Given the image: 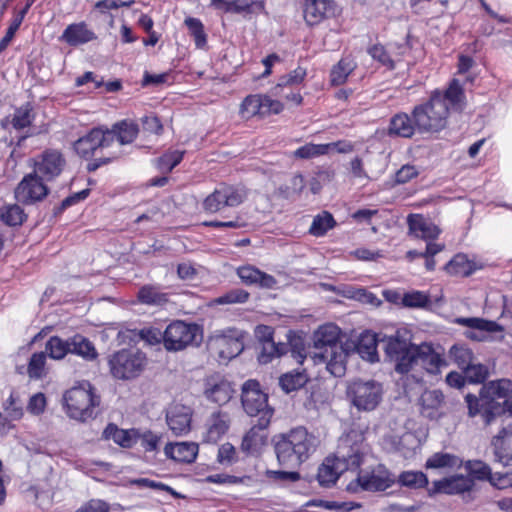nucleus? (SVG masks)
<instances>
[{"instance_id":"f257e3e1","label":"nucleus","mask_w":512,"mask_h":512,"mask_svg":"<svg viewBox=\"0 0 512 512\" xmlns=\"http://www.w3.org/2000/svg\"><path fill=\"white\" fill-rule=\"evenodd\" d=\"M465 93L457 79L441 92L435 90L429 99L416 105L412 117L416 119L419 133H437L446 128L450 111H462L465 108Z\"/></svg>"},{"instance_id":"f03ea898","label":"nucleus","mask_w":512,"mask_h":512,"mask_svg":"<svg viewBox=\"0 0 512 512\" xmlns=\"http://www.w3.org/2000/svg\"><path fill=\"white\" fill-rule=\"evenodd\" d=\"M511 392L512 381L509 379L503 378L484 383L478 396L467 393L464 397L468 417L480 416L484 426L491 425L503 414V408L498 399H505Z\"/></svg>"},{"instance_id":"7ed1b4c3","label":"nucleus","mask_w":512,"mask_h":512,"mask_svg":"<svg viewBox=\"0 0 512 512\" xmlns=\"http://www.w3.org/2000/svg\"><path fill=\"white\" fill-rule=\"evenodd\" d=\"M272 445L278 463L296 468L305 462L316 448V438L305 427H296L287 433L273 436Z\"/></svg>"},{"instance_id":"20e7f679","label":"nucleus","mask_w":512,"mask_h":512,"mask_svg":"<svg viewBox=\"0 0 512 512\" xmlns=\"http://www.w3.org/2000/svg\"><path fill=\"white\" fill-rule=\"evenodd\" d=\"M340 329L334 324L320 326L314 333V358L326 364L327 370L335 377H341L346 371V341H339Z\"/></svg>"},{"instance_id":"39448f33","label":"nucleus","mask_w":512,"mask_h":512,"mask_svg":"<svg viewBox=\"0 0 512 512\" xmlns=\"http://www.w3.org/2000/svg\"><path fill=\"white\" fill-rule=\"evenodd\" d=\"M64 403L69 417L85 422L96 415L100 397L95 394L92 385L85 381L66 391Z\"/></svg>"},{"instance_id":"423d86ee","label":"nucleus","mask_w":512,"mask_h":512,"mask_svg":"<svg viewBox=\"0 0 512 512\" xmlns=\"http://www.w3.org/2000/svg\"><path fill=\"white\" fill-rule=\"evenodd\" d=\"M382 346L386 360L394 365L399 374H406L415 369L417 357V345L397 331L395 335L382 338Z\"/></svg>"},{"instance_id":"0eeeda50","label":"nucleus","mask_w":512,"mask_h":512,"mask_svg":"<svg viewBox=\"0 0 512 512\" xmlns=\"http://www.w3.org/2000/svg\"><path fill=\"white\" fill-rule=\"evenodd\" d=\"M241 403L248 416L259 420L260 427H269L274 409L268 403V395L261 390L257 380L249 379L242 385Z\"/></svg>"},{"instance_id":"6e6552de","label":"nucleus","mask_w":512,"mask_h":512,"mask_svg":"<svg viewBox=\"0 0 512 512\" xmlns=\"http://www.w3.org/2000/svg\"><path fill=\"white\" fill-rule=\"evenodd\" d=\"M148 364L147 356L137 348H123L110 355L108 365L111 375L118 380L139 377Z\"/></svg>"},{"instance_id":"1a4fd4ad","label":"nucleus","mask_w":512,"mask_h":512,"mask_svg":"<svg viewBox=\"0 0 512 512\" xmlns=\"http://www.w3.org/2000/svg\"><path fill=\"white\" fill-rule=\"evenodd\" d=\"M202 340L203 329L196 323L175 320L164 330V348L169 352L197 347L202 343Z\"/></svg>"},{"instance_id":"9d476101","label":"nucleus","mask_w":512,"mask_h":512,"mask_svg":"<svg viewBox=\"0 0 512 512\" xmlns=\"http://www.w3.org/2000/svg\"><path fill=\"white\" fill-rule=\"evenodd\" d=\"M347 397L359 411H373L382 401V384L375 380H355L347 387Z\"/></svg>"},{"instance_id":"9b49d317","label":"nucleus","mask_w":512,"mask_h":512,"mask_svg":"<svg viewBox=\"0 0 512 512\" xmlns=\"http://www.w3.org/2000/svg\"><path fill=\"white\" fill-rule=\"evenodd\" d=\"M247 198L244 187L221 184L203 201V209L209 213H217L224 208L237 207Z\"/></svg>"},{"instance_id":"f8f14e48","label":"nucleus","mask_w":512,"mask_h":512,"mask_svg":"<svg viewBox=\"0 0 512 512\" xmlns=\"http://www.w3.org/2000/svg\"><path fill=\"white\" fill-rule=\"evenodd\" d=\"M243 336L236 329H227L216 332L209 337V348L218 354L222 360H231L237 357L244 349Z\"/></svg>"},{"instance_id":"ddd939ff","label":"nucleus","mask_w":512,"mask_h":512,"mask_svg":"<svg viewBox=\"0 0 512 512\" xmlns=\"http://www.w3.org/2000/svg\"><path fill=\"white\" fill-rule=\"evenodd\" d=\"M362 443L363 436L355 431L341 437L335 455L336 461L347 470L359 468L363 457Z\"/></svg>"},{"instance_id":"4468645a","label":"nucleus","mask_w":512,"mask_h":512,"mask_svg":"<svg viewBox=\"0 0 512 512\" xmlns=\"http://www.w3.org/2000/svg\"><path fill=\"white\" fill-rule=\"evenodd\" d=\"M284 109L281 101L271 98L269 95H249L240 107V113L244 118L253 116H267L270 114H279Z\"/></svg>"},{"instance_id":"2eb2a0df","label":"nucleus","mask_w":512,"mask_h":512,"mask_svg":"<svg viewBox=\"0 0 512 512\" xmlns=\"http://www.w3.org/2000/svg\"><path fill=\"white\" fill-rule=\"evenodd\" d=\"M474 489V483L470 478H467L463 474H455L450 477L433 482L432 487L428 490L430 496L438 493L447 495H462L467 501H471L474 498L471 492Z\"/></svg>"},{"instance_id":"dca6fc26","label":"nucleus","mask_w":512,"mask_h":512,"mask_svg":"<svg viewBox=\"0 0 512 512\" xmlns=\"http://www.w3.org/2000/svg\"><path fill=\"white\" fill-rule=\"evenodd\" d=\"M114 144V134L104 132L101 128H93L85 136L74 143L75 152L82 158L92 157L99 148L110 147Z\"/></svg>"},{"instance_id":"f3484780","label":"nucleus","mask_w":512,"mask_h":512,"mask_svg":"<svg viewBox=\"0 0 512 512\" xmlns=\"http://www.w3.org/2000/svg\"><path fill=\"white\" fill-rule=\"evenodd\" d=\"M65 164L62 153L55 149H47L33 159L34 172L47 181L58 177Z\"/></svg>"},{"instance_id":"a211bd4d","label":"nucleus","mask_w":512,"mask_h":512,"mask_svg":"<svg viewBox=\"0 0 512 512\" xmlns=\"http://www.w3.org/2000/svg\"><path fill=\"white\" fill-rule=\"evenodd\" d=\"M43 180L45 179L34 171L26 175L15 189L17 200L25 204H31L45 198L48 194V188Z\"/></svg>"},{"instance_id":"6ab92c4d","label":"nucleus","mask_w":512,"mask_h":512,"mask_svg":"<svg viewBox=\"0 0 512 512\" xmlns=\"http://www.w3.org/2000/svg\"><path fill=\"white\" fill-rule=\"evenodd\" d=\"M382 339H379L377 334L370 331H365L360 334L357 341L346 340L347 357L352 352H357L362 359L371 363L379 361L377 347L382 344Z\"/></svg>"},{"instance_id":"aec40b11","label":"nucleus","mask_w":512,"mask_h":512,"mask_svg":"<svg viewBox=\"0 0 512 512\" xmlns=\"http://www.w3.org/2000/svg\"><path fill=\"white\" fill-rule=\"evenodd\" d=\"M337 6L333 0H305L303 14L306 23L314 26L336 15Z\"/></svg>"},{"instance_id":"412c9836","label":"nucleus","mask_w":512,"mask_h":512,"mask_svg":"<svg viewBox=\"0 0 512 512\" xmlns=\"http://www.w3.org/2000/svg\"><path fill=\"white\" fill-rule=\"evenodd\" d=\"M191 418V408L182 404L173 405L166 415L167 424L175 435H183L190 431Z\"/></svg>"},{"instance_id":"4be33fe9","label":"nucleus","mask_w":512,"mask_h":512,"mask_svg":"<svg viewBox=\"0 0 512 512\" xmlns=\"http://www.w3.org/2000/svg\"><path fill=\"white\" fill-rule=\"evenodd\" d=\"M407 224L409 233L415 238H420L424 241L435 240L441 232L437 225L420 214H410L407 217Z\"/></svg>"},{"instance_id":"5701e85b","label":"nucleus","mask_w":512,"mask_h":512,"mask_svg":"<svg viewBox=\"0 0 512 512\" xmlns=\"http://www.w3.org/2000/svg\"><path fill=\"white\" fill-rule=\"evenodd\" d=\"M496 461L512 466V425L503 427L492 439Z\"/></svg>"},{"instance_id":"b1692460","label":"nucleus","mask_w":512,"mask_h":512,"mask_svg":"<svg viewBox=\"0 0 512 512\" xmlns=\"http://www.w3.org/2000/svg\"><path fill=\"white\" fill-rule=\"evenodd\" d=\"M394 482V478L386 470L359 474L356 479V485L364 491H384L392 486Z\"/></svg>"},{"instance_id":"393cba45","label":"nucleus","mask_w":512,"mask_h":512,"mask_svg":"<svg viewBox=\"0 0 512 512\" xmlns=\"http://www.w3.org/2000/svg\"><path fill=\"white\" fill-rule=\"evenodd\" d=\"M446 365L441 355L434 351L431 344L417 345V357L415 367L420 366L430 374H436L440 367Z\"/></svg>"},{"instance_id":"a878e982","label":"nucleus","mask_w":512,"mask_h":512,"mask_svg":"<svg viewBox=\"0 0 512 512\" xmlns=\"http://www.w3.org/2000/svg\"><path fill=\"white\" fill-rule=\"evenodd\" d=\"M198 450V444L194 442L168 443L164 448L165 455L168 458L179 463L187 464L195 461Z\"/></svg>"},{"instance_id":"bb28decb","label":"nucleus","mask_w":512,"mask_h":512,"mask_svg":"<svg viewBox=\"0 0 512 512\" xmlns=\"http://www.w3.org/2000/svg\"><path fill=\"white\" fill-rule=\"evenodd\" d=\"M61 39L70 46H79L96 39V34L85 22L72 23L62 33Z\"/></svg>"},{"instance_id":"cd10ccee","label":"nucleus","mask_w":512,"mask_h":512,"mask_svg":"<svg viewBox=\"0 0 512 512\" xmlns=\"http://www.w3.org/2000/svg\"><path fill=\"white\" fill-rule=\"evenodd\" d=\"M234 390L227 380L215 381L208 379L205 383L204 395L210 401L224 405L232 398Z\"/></svg>"},{"instance_id":"c85d7f7f","label":"nucleus","mask_w":512,"mask_h":512,"mask_svg":"<svg viewBox=\"0 0 512 512\" xmlns=\"http://www.w3.org/2000/svg\"><path fill=\"white\" fill-rule=\"evenodd\" d=\"M418 131L416 119L407 113L400 112L395 114L391 119L388 127L390 136H398L403 138H411Z\"/></svg>"},{"instance_id":"c756f323","label":"nucleus","mask_w":512,"mask_h":512,"mask_svg":"<svg viewBox=\"0 0 512 512\" xmlns=\"http://www.w3.org/2000/svg\"><path fill=\"white\" fill-rule=\"evenodd\" d=\"M237 274L242 283L247 286L259 285L262 288H270L275 284L273 276L261 272L253 266H242L238 268Z\"/></svg>"},{"instance_id":"7c9ffc66","label":"nucleus","mask_w":512,"mask_h":512,"mask_svg":"<svg viewBox=\"0 0 512 512\" xmlns=\"http://www.w3.org/2000/svg\"><path fill=\"white\" fill-rule=\"evenodd\" d=\"M444 268L449 275L466 277L481 269L482 266L468 259L467 255L459 253L456 254Z\"/></svg>"},{"instance_id":"2f4dec72","label":"nucleus","mask_w":512,"mask_h":512,"mask_svg":"<svg viewBox=\"0 0 512 512\" xmlns=\"http://www.w3.org/2000/svg\"><path fill=\"white\" fill-rule=\"evenodd\" d=\"M268 427H260L259 420L252 421V427L243 437L241 448L246 452H255L267 441L266 430Z\"/></svg>"},{"instance_id":"473e14b6","label":"nucleus","mask_w":512,"mask_h":512,"mask_svg":"<svg viewBox=\"0 0 512 512\" xmlns=\"http://www.w3.org/2000/svg\"><path fill=\"white\" fill-rule=\"evenodd\" d=\"M346 470L345 467L336 461V458H326L323 464L318 468L317 479L321 486L330 487L339 478L340 474Z\"/></svg>"},{"instance_id":"72a5a7b5","label":"nucleus","mask_w":512,"mask_h":512,"mask_svg":"<svg viewBox=\"0 0 512 512\" xmlns=\"http://www.w3.org/2000/svg\"><path fill=\"white\" fill-rule=\"evenodd\" d=\"M137 429L124 430L120 429L116 424L109 423L103 431V438L112 439L122 448H131L135 445V437Z\"/></svg>"},{"instance_id":"f704fd0d","label":"nucleus","mask_w":512,"mask_h":512,"mask_svg":"<svg viewBox=\"0 0 512 512\" xmlns=\"http://www.w3.org/2000/svg\"><path fill=\"white\" fill-rule=\"evenodd\" d=\"M441 299L442 295L431 297L424 291L412 290L411 292L403 294L401 306L408 308H432V306L438 304Z\"/></svg>"},{"instance_id":"c9c22d12","label":"nucleus","mask_w":512,"mask_h":512,"mask_svg":"<svg viewBox=\"0 0 512 512\" xmlns=\"http://www.w3.org/2000/svg\"><path fill=\"white\" fill-rule=\"evenodd\" d=\"M444 400L445 396L441 390H425L419 399L422 414L433 419L436 411L442 407Z\"/></svg>"},{"instance_id":"e433bc0d","label":"nucleus","mask_w":512,"mask_h":512,"mask_svg":"<svg viewBox=\"0 0 512 512\" xmlns=\"http://www.w3.org/2000/svg\"><path fill=\"white\" fill-rule=\"evenodd\" d=\"M104 132H112L114 134V143L126 145L136 139L139 129L136 123L124 120L114 124L111 130H105Z\"/></svg>"},{"instance_id":"4c0bfd02","label":"nucleus","mask_w":512,"mask_h":512,"mask_svg":"<svg viewBox=\"0 0 512 512\" xmlns=\"http://www.w3.org/2000/svg\"><path fill=\"white\" fill-rule=\"evenodd\" d=\"M357 68L356 61L346 56L341 58L330 71V83L333 86H340L344 84L348 76Z\"/></svg>"},{"instance_id":"58836bf2","label":"nucleus","mask_w":512,"mask_h":512,"mask_svg":"<svg viewBox=\"0 0 512 512\" xmlns=\"http://www.w3.org/2000/svg\"><path fill=\"white\" fill-rule=\"evenodd\" d=\"M69 347L70 353L81 356L86 360H93L97 357L93 343L80 334L69 338Z\"/></svg>"},{"instance_id":"ea45409f","label":"nucleus","mask_w":512,"mask_h":512,"mask_svg":"<svg viewBox=\"0 0 512 512\" xmlns=\"http://www.w3.org/2000/svg\"><path fill=\"white\" fill-rule=\"evenodd\" d=\"M467 475L475 484L476 481H487L491 477V467L482 460H467L463 464Z\"/></svg>"},{"instance_id":"a19ab883","label":"nucleus","mask_w":512,"mask_h":512,"mask_svg":"<svg viewBox=\"0 0 512 512\" xmlns=\"http://www.w3.org/2000/svg\"><path fill=\"white\" fill-rule=\"evenodd\" d=\"M259 345L258 361L261 364L270 363L274 358L280 357L288 352V345L286 343H276L274 340L266 341Z\"/></svg>"},{"instance_id":"79ce46f5","label":"nucleus","mask_w":512,"mask_h":512,"mask_svg":"<svg viewBox=\"0 0 512 512\" xmlns=\"http://www.w3.org/2000/svg\"><path fill=\"white\" fill-rule=\"evenodd\" d=\"M309 378L305 371H291L283 374L279 378V385L285 393H291L299 390L307 382Z\"/></svg>"},{"instance_id":"37998d69","label":"nucleus","mask_w":512,"mask_h":512,"mask_svg":"<svg viewBox=\"0 0 512 512\" xmlns=\"http://www.w3.org/2000/svg\"><path fill=\"white\" fill-rule=\"evenodd\" d=\"M229 428L226 414L221 412L213 413L208 421L207 439L216 442L224 435Z\"/></svg>"},{"instance_id":"c03bdc74","label":"nucleus","mask_w":512,"mask_h":512,"mask_svg":"<svg viewBox=\"0 0 512 512\" xmlns=\"http://www.w3.org/2000/svg\"><path fill=\"white\" fill-rule=\"evenodd\" d=\"M503 331V327L499 325L497 322L493 321V326H487L485 327V330H467L465 332V336L466 338L474 341H491L494 339H502Z\"/></svg>"},{"instance_id":"a18cd8bd","label":"nucleus","mask_w":512,"mask_h":512,"mask_svg":"<svg viewBox=\"0 0 512 512\" xmlns=\"http://www.w3.org/2000/svg\"><path fill=\"white\" fill-rule=\"evenodd\" d=\"M462 461L458 456L450 453L437 452L430 456L426 461V468H453L460 467Z\"/></svg>"},{"instance_id":"49530a36","label":"nucleus","mask_w":512,"mask_h":512,"mask_svg":"<svg viewBox=\"0 0 512 512\" xmlns=\"http://www.w3.org/2000/svg\"><path fill=\"white\" fill-rule=\"evenodd\" d=\"M449 358L462 371L475 360L473 351L463 344H454L449 350Z\"/></svg>"},{"instance_id":"de8ad7c7","label":"nucleus","mask_w":512,"mask_h":512,"mask_svg":"<svg viewBox=\"0 0 512 512\" xmlns=\"http://www.w3.org/2000/svg\"><path fill=\"white\" fill-rule=\"evenodd\" d=\"M335 224L333 216L329 212H323L313 218L309 233L315 237L324 236Z\"/></svg>"},{"instance_id":"09e8293b","label":"nucleus","mask_w":512,"mask_h":512,"mask_svg":"<svg viewBox=\"0 0 512 512\" xmlns=\"http://www.w3.org/2000/svg\"><path fill=\"white\" fill-rule=\"evenodd\" d=\"M69 348V338L63 340L58 336H52L46 342L45 352L48 353L52 359L60 360L70 353Z\"/></svg>"},{"instance_id":"8fccbe9b","label":"nucleus","mask_w":512,"mask_h":512,"mask_svg":"<svg viewBox=\"0 0 512 512\" xmlns=\"http://www.w3.org/2000/svg\"><path fill=\"white\" fill-rule=\"evenodd\" d=\"M25 218L24 210L17 204L6 205L0 210V219L8 226L21 225Z\"/></svg>"},{"instance_id":"3c124183","label":"nucleus","mask_w":512,"mask_h":512,"mask_svg":"<svg viewBox=\"0 0 512 512\" xmlns=\"http://www.w3.org/2000/svg\"><path fill=\"white\" fill-rule=\"evenodd\" d=\"M398 482L410 489H420L428 485V478L421 471H404L399 475Z\"/></svg>"},{"instance_id":"603ef678","label":"nucleus","mask_w":512,"mask_h":512,"mask_svg":"<svg viewBox=\"0 0 512 512\" xmlns=\"http://www.w3.org/2000/svg\"><path fill=\"white\" fill-rule=\"evenodd\" d=\"M466 380L471 384H484L489 377V369L486 365L477 363L475 360L468 365L463 371Z\"/></svg>"},{"instance_id":"864d4df0","label":"nucleus","mask_w":512,"mask_h":512,"mask_svg":"<svg viewBox=\"0 0 512 512\" xmlns=\"http://www.w3.org/2000/svg\"><path fill=\"white\" fill-rule=\"evenodd\" d=\"M327 145L307 143L295 151L292 155L296 159L309 160L327 154Z\"/></svg>"},{"instance_id":"5fc2aeb1","label":"nucleus","mask_w":512,"mask_h":512,"mask_svg":"<svg viewBox=\"0 0 512 512\" xmlns=\"http://www.w3.org/2000/svg\"><path fill=\"white\" fill-rule=\"evenodd\" d=\"M233 13L260 14L265 10L263 0H235L234 5L229 8Z\"/></svg>"},{"instance_id":"6e6d98bb","label":"nucleus","mask_w":512,"mask_h":512,"mask_svg":"<svg viewBox=\"0 0 512 512\" xmlns=\"http://www.w3.org/2000/svg\"><path fill=\"white\" fill-rule=\"evenodd\" d=\"M183 159V152L179 150L168 151L157 160V167L162 172H171Z\"/></svg>"},{"instance_id":"4d7b16f0","label":"nucleus","mask_w":512,"mask_h":512,"mask_svg":"<svg viewBox=\"0 0 512 512\" xmlns=\"http://www.w3.org/2000/svg\"><path fill=\"white\" fill-rule=\"evenodd\" d=\"M343 297L354 299L364 304H370L372 306H379L381 300L376 297L369 290H339Z\"/></svg>"},{"instance_id":"13d9d810","label":"nucleus","mask_w":512,"mask_h":512,"mask_svg":"<svg viewBox=\"0 0 512 512\" xmlns=\"http://www.w3.org/2000/svg\"><path fill=\"white\" fill-rule=\"evenodd\" d=\"M308 506H318L322 507L326 510H336V511H343V512H349L353 510L354 508L361 507V504L354 503V502H337V501H326V500H318L314 499L307 503Z\"/></svg>"},{"instance_id":"bf43d9fd","label":"nucleus","mask_w":512,"mask_h":512,"mask_svg":"<svg viewBox=\"0 0 512 512\" xmlns=\"http://www.w3.org/2000/svg\"><path fill=\"white\" fill-rule=\"evenodd\" d=\"M161 440V436L153 433L150 430L141 432L137 429V435L135 437V444L140 441L141 446L146 452H154L158 450V446Z\"/></svg>"},{"instance_id":"052dcab7","label":"nucleus","mask_w":512,"mask_h":512,"mask_svg":"<svg viewBox=\"0 0 512 512\" xmlns=\"http://www.w3.org/2000/svg\"><path fill=\"white\" fill-rule=\"evenodd\" d=\"M185 24L194 37L196 46L202 48L206 44V34L202 22L197 18L188 17Z\"/></svg>"},{"instance_id":"680f3d73","label":"nucleus","mask_w":512,"mask_h":512,"mask_svg":"<svg viewBox=\"0 0 512 512\" xmlns=\"http://www.w3.org/2000/svg\"><path fill=\"white\" fill-rule=\"evenodd\" d=\"M33 120L32 108L29 104L21 106L15 110L12 125L15 129L20 130L30 126Z\"/></svg>"},{"instance_id":"e2e57ef3","label":"nucleus","mask_w":512,"mask_h":512,"mask_svg":"<svg viewBox=\"0 0 512 512\" xmlns=\"http://www.w3.org/2000/svg\"><path fill=\"white\" fill-rule=\"evenodd\" d=\"M368 54L381 65L385 66L389 70L395 68V64L385 47L381 44H375L368 49Z\"/></svg>"},{"instance_id":"0e129e2a","label":"nucleus","mask_w":512,"mask_h":512,"mask_svg":"<svg viewBox=\"0 0 512 512\" xmlns=\"http://www.w3.org/2000/svg\"><path fill=\"white\" fill-rule=\"evenodd\" d=\"M45 362L46 352H38L32 354L27 369L30 378L39 379L42 377Z\"/></svg>"},{"instance_id":"69168bd1","label":"nucleus","mask_w":512,"mask_h":512,"mask_svg":"<svg viewBox=\"0 0 512 512\" xmlns=\"http://www.w3.org/2000/svg\"><path fill=\"white\" fill-rule=\"evenodd\" d=\"M307 75V70L304 67L298 66L286 75L279 78V81L286 87L291 88L293 86L301 84Z\"/></svg>"},{"instance_id":"338daca9","label":"nucleus","mask_w":512,"mask_h":512,"mask_svg":"<svg viewBox=\"0 0 512 512\" xmlns=\"http://www.w3.org/2000/svg\"><path fill=\"white\" fill-rule=\"evenodd\" d=\"M137 336L149 345L164 344V332L158 328H143L137 332Z\"/></svg>"},{"instance_id":"774afa93","label":"nucleus","mask_w":512,"mask_h":512,"mask_svg":"<svg viewBox=\"0 0 512 512\" xmlns=\"http://www.w3.org/2000/svg\"><path fill=\"white\" fill-rule=\"evenodd\" d=\"M110 505L104 500L91 499L84 503L76 512H109Z\"/></svg>"}]
</instances>
